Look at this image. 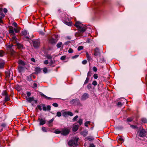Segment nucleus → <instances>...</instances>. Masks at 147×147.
<instances>
[{"label": "nucleus", "instance_id": "f257e3e1", "mask_svg": "<svg viewBox=\"0 0 147 147\" xmlns=\"http://www.w3.org/2000/svg\"><path fill=\"white\" fill-rule=\"evenodd\" d=\"M74 26L77 27L79 32L80 33L84 32L87 28L86 26L83 25L79 22H76Z\"/></svg>", "mask_w": 147, "mask_h": 147}, {"label": "nucleus", "instance_id": "f03ea898", "mask_svg": "<svg viewBox=\"0 0 147 147\" xmlns=\"http://www.w3.org/2000/svg\"><path fill=\"white\" fill-rule=\"evenodd\" d=\"M70 104L71 105H78L81 106L82 105L79 100L77 98L73 99L70 101Z\"/></svg>", "mask_w": 147, "mask_h": 147}, {"label": "nucleus", "instance_id": "7ed1b4c3", "mask_svg": "<svg viewBox=\"0 0 147 147\" xmlns=\"http://www.w3.org/2000/svg\"><path fill=\"white\" fill-rule=\"evenodd\" d=\"M78 139L77 138L75 140H71L68 142V144L69 146L74 147L77 145V143L78 141Z\"/></svg>", "mask_w": 147, "mask_h": 147}, {"label": "nucleus", "instance_id": "20e7f679", "mask_svg": "<svg viewBox=\"0 0 147 147\" xmlns=\"http://www.w3.org/2000/svg\"><path fill=\"white\" fill-rule=\"evenodd\" d=\"M58 40V38L56 37L55 38H53L52 37H49L48 39L49 42L52 44H55Z\"/></svg>", "mask_w": 147, "mask_h": 147}, {"label": "nucleus", "instance_id": "39448f33", "mask_svg": "<svg viewBox=\"0 0 147 147\" xmlns=\"http://www.w3.org/2000/svg\"><path fill=\"white\" fill-rule=\"evenodd\" d=\"M33 46L35 48H38L40 45V41L38 40H36L32 41Z\"/></svg>", "mask_w": 147, "mask_h": 147}, {"label": "nucleus", "instance_id": "423d86ee", "mask_svg": "<svg viewBox=\"0 0 147 147\" xmlns=\"http://www.w3.org/2000/svg\"><path fill=\"white\" fill-rule=\"evenodd\" d=\"M70 131V130L67 128H65L62 129L61 134L64 136H66L68 135Z\"/></svg>", "mask_w": 147, "mask_h": 147}, {"label": "nucleus", "instance_id": "0eeeda50", "mask_svg": "<svg viewBox=\"0 0 147 147\" xmlns=\"http://www.w3.org/2000/svg\"><path fill=\"white\" fill-rule=\"evenodd\" d=\"M139 136L141 137H144L145 135L146 131L144 129L139 130L138 132Z\"/></svg>", "mask_w": 147, "mask_h": 147}, {"label": "nucleus", "instance_id": "6e6552de", "mask_svg": "<svg viewBox=\"0 0 147 147\" xmlns=\"http://www.w3.org/2000/svg\"><path fill=\"white\" fill-rule=\"evenodd\" d=\"M94 56L96 57H98L100 56V52L99 49L98 48H96L94 49Z\"/></svg>", "mask_w": 147, "mask_h": 147}, {"label": "nucleus", "instance_id": "1a4fd4ad", "mask_svg": "<svg viewBox=\"0 0 147 147\" xmlns=\"http://www.w3.org/2000/svg\"><path fill=\"white\" fill-rule=\"evenodd\" d=\"M89 97V96L88 94L87 93H84L81 98V100H85L88 99Z\"/></svg>", "mask_w": 147, "mask_h": 147}, {"label": "nucleus", "instance_id": "9d476101", "mask_svg": "<svg viewBox=\"0 0 147 147\" xmlns=\"http://www.w3.org/2000/svg\"><path fill=\"white\" fill-rule=\"evenodd\" d=\"M38 120L39 121V124L40 125H42L46 123V120L45 119L39 118Z\"/></svg>", "mask_w": 147, "mask_h": 147}, {"label": "nucleus", "instance_id": "9b49d317", "mask_svg": "<svg viewBox=\"0 0 147 147\" xmlns=\"http://www.w3.org/2000/svg\"><path fill=\"white\" fill-rule=\"evenodd\" d=\"M67 20L69 22L67 21V20H64V23L65 24L69 26H71V22L69 21V19L67 18Z\"/></svg>", "mask_w": 147, "mask_h": 147}, {"label": "nucleus", "instance_id": "f8f14e48", "mask_svg": "<svg viewBox=\"0 0 147 147\" xmlns=\"http://www.w3.org/2000/svg\"><path fill=\"white\" fill-rule=\"evenodd\" d=\"M5 15L3 13H1L0 16V23H3V22L2 19L4 17Z\"/></svg>", "mask_w": 147, "mask_h": 147}, {"label": "nucleus", "instance_id": "ddd939ff", "mask_svg": "<svg viewBox=\"0 0 147 147\" xmlns=\"http://www.w3.org/2000/svg\"><path fill=\"white\" fill-rule=\"evenodd\" d=\"M9 33L11 34V35H15V34L14 33V32L13 29V28H10L9 30Z\"/></svg>", "mask_w": 147, "mask_h": 147}, {"label": "nucleus", "instance_id": "4468645a", "mask_svg": "<svg viewBox=\"0 0 147 147\" xmlns=\"http://www.w3.org/2000/svg\"><path fill=\"white\" fill-rule=\"evenodd\" d=\"M79 126L78 125H75L73 127V131H76L78 129Z\"/></svg>", "mask_w": 147, "mask_h": 147}, {"label": "nucleus", "instance_id": "2eb2a0df", "mask_svg": "<svg viewBox=\"0 0 147 147\" xmlns=\"http://www.w3.org/2000/svg\"><path fill=\"white\" fill-rule=\"evenodd\" d=\"M24 69V67L21 66L19 65L18 67V70L19 72H21Z\"/></svg>", "mask_w": 147, "mask_h": 147}, {"label": "nucleus", "instance_id": "dca6fc26", "mask_svg": "<svg viewBox=\"0 0 147 147\" xmlns=\"http://www.w3.org/2000/svg\"><path fill=\"white\" fill-rule=\"evenodd\" d=\"M40 95L41 96H43L44 98L46 99L49 100V99H51L52 98H51L49 97L46 96L45 95V94H43V93H41Z\"/></svg>", "mask_w": 147, "mask_h": 147}, {"label": "nucleus", "instance_id": "f3484780", "mask_svg": "<svg viewBox=\"0 0 147 147\" xmlns=\"http://www.w3.org/2000/svg\"><path fill=\"white\" fill-rule=\"evenodd\" d=\"M18 63L19 65H21L23 66H24L25 65L24 61L22 60H19L18 62Z\"/></svg>", "mask_w": 147, "mask_h": 147}, {"label": "nucleus", "instance_id": "a211bd4d", "mask_svg": "<svg viewBox=\"0 0 147 147\" xmlns=\"http://www.w3.org/2000/svg\"><path fill=\"white\" fill-rule=\"evenodd\" d=\"M17 47L19 49H22L23 48V45L20 43H18L16 44Z\"/></svg>", "mask_w": 147, "mask_h": 147}, {"label": "nucleus", "instance_id": "6ab92c4d", "mask_svg": "<svg viewBox=\"0 0 147 147\" xmlns=\"http://www.w3.org/2000/svg\"><path fill=\"white\" fill-rule=\"evenodd\" d=\"M27 100L29 102H31L34 100V98L33 97H29L27 98Z\"/></svg>", "mask_w": 147, "mask_h": 147}, {"label": "nucleus", "instance_id": "aec40b11", "mask_svg": "<svg viewBox=\"0 0 147 147\" xmlns=\"http://www.w3.org/2000/svg\"><path fill=\"white\" fill-rule=\"evenodd\" d=\"M41 71L40 68L39 67H36L35 68V72L36 74L40 73Z\"/></svg>", "mask_w": 147, "mask_h": 147}, {"label": "nucleus", "instance_id": "412c9836", "mask_svg": "<svg viewBox=\"0 0 147 147\" xmlns=\"http://www.w3.org/2000/svg\"><path fill=\"white\" fill-rule=\"evenodd\" d=\"M88 131L87 130H85L81 132V134L84 136H85L87 134Z\"/></svg>", "mask_w": 147, "mask_h": 147}, {"label": "nucleus", "instance_id": "4be33fe9", "mask_svg": "<svg viewBox=\"0 0 147 147\" xmlns=\"http://www.w3.org/2000/svg\"><path fill=\"white\" fill-rule=\"evenodd\" d=\"M22 34L23 35H24L25 36H26L27 35V32L26 30H23L22 32Z\"/></svg>", "mask_w": 147, "mask_h": 147}, {"label": "nucleus", "instance_id": "5701e85b", "mask_svg": "<svg viewBox=\"0 0 147 147\" xmlns=\"http://www.w3.org/2000/svg\"><path fill=\"white\" fill-rule=\"evenodd\" d=\"M13 36L12 37V41L14 43H15L16 42V38L15 35Z\"/></svg>", "mask_w": 147, "mask_h": 147}, {"label": "nucleus", "instance_id": "b1692460", "mask_svg": "<svg viewBox=\"0 0 147 147\" xmlns=\"http://www.w3.org/2000/svg\"><path fill=\"white\" fill-rule=\"evenodd\" d=\"M62 43L61 42H59L57 45V47L58 48H60L61 47L62 45Z\"/></svg>", "mask_w": 147, "mask_h": 147}, {"label": "nucleus", "instance_id": "393cba45", "mask_svg": "<svg viewBox=\"0 0 147 147\" xmlns=\"http://www.w3.org/2000/svg\"><path fill=\"white\" fill-rule=\"evenodd\" d=\"M67 112L65 111L63 112H62L63 115L64 117H67Z\"/></svg>", "mask_w": 147, "mask_h": 147}, {"label": "nucleus", "instance_id": "a878e982", "mask_svg": "<svg viewBox=\"0 0 147 147\" xmlns=\"http://www.w3.org/2000/svg\"><path fill=\"white\" fill-rule=\"evenodd\" d=\"M13 30L16 33H18L20 32V30L18 28H14Z\"/></svg>", "mask_w": 147, "mask_h": 147}, {"label": "nucleus", "instance_id": "bb28decb", "mask_svg": "<svg viewBox=\"0 0 147 147\" xmlns=\"http://www.w3.org/2000/svg\"><path fill=\"white\" fill-rule=\"evenodd\" d=\"M54 133L56 134H59L61 133V131L58 129L54 131Z\"/></svg>", "mask_w": 147, "mask_h": 147}, {"label": "nucleus", "instance_id": "cd10ccee", "mask_svg": "<svg viewBox=\"0 0 147 147\" xmlns=\"http://www.w3.org/2000/svg\"><path fill=\"white\" fill-rule=\"evenodd\" d=\"M37 86V84L33 82V85H32V88H36Z\"/></svg>", "mask_w": 147, "mask_h": 147}, {"label": "nucleus", "instance_id": "c85d7f7f", "mask_svg": "<svg viewBox=\"0 0 147 147\" xmlns=\"http://www.w3.org/2000/svg\"><path fill=\"white\" fill-rule=\"evenodd\" d=\"M86 57L87 58L88 60H90V56L89 54H88V52H86Z\"/></svg>", "mask_w": 147, "mask_h": 147}, {"label": "nucleus", "instance_id": "c756f323", "mask_svg": "<svg viewBox=\"0 0 147 147\" xmlns=\"http://www.w3.org/2000/svg\"><path fill=\"white\" fill-rule=\"evenodd\" d=\"M83 120L82 119H80L78 121V123L80 125H81L82 123Z\"/></svg>", "mask_w": 147, "mask_h": 147}, {"label": "nucleus", "instance_id": "7c9ffc66", "mask_svg": "<svg viewBox=\"0 0 147 147\" xmlns=\"http://www.w3.org/2000/svg\"><path fill=\"white\" fill-rule=\"evenodd\" d=\"M67 115H68L71 116H72L73 115V113L70 111H67Z\"/></svg>", "mask_w": 147, "mask_h": 147}, {"label": "nucleus", "instance_id": "2f4dec72", "mask_svg": "<svg viewBox=\"0 0 147 147\" xmlns=\"http://www.w3.org/2000/svg\"><path fill=\"white\" fill-rule=\"evenodd\" d=\"M83 49V47L82 46H79L78 48V51H80L81 50Z\"/></svg>", "mask_w": 147, "mask_h": 147}, {"label": "nucleus", "instance_id": "473e14b6", "mask_svg": "<svg viewBox=\"0 0 147 147\" xmlns=\"http://www.w3.org/2000/svg\"><path fill=\"white\" fill-rule=\"evenodd\" d=\"M9 100V97H8V95L6 96L5 97V101L6 102V101H7Z\"/></svg>", "mask_w": 147, "mask_h": 147}, {"label": "nucleus", "instance_id": "72a5a7b5", "mask_svg": "<svg viewBox=\"0 0 147 147\" xmlns=\"http://www.w3.org/2000/svg\"><path fill=\"white\" fill-rule=\"evenodd\" d=\"M90 121H86L85 123V124H84L85 126L86 127H88V124H90Z\"/></svg>", "mask_w": 147, "mask_h": 147}, {"label": "nucleus", "instance_id": "f704fd0d", "mask_svg": "<svg viewBox=\"0 0 147 147\" xmlns=\"http://www.w3.org/2000/svg\"><path fill=\"white\" fill-rule=\"evenodd\" d=\"M42 130L45 132H47V130L46 129V128L44 127H43L42 129Z\"/></svg>", "mask_w": 147, "mask_h": 147}, {"label": "nucleus", "instance_id": "c9c22d12", "mask_svg": "<svg viewBox=\"0 0 147 147\" xmlns=\"http://www.w3.org/2000/svg\"><path fill=\"white\" fill-rule=\"evenodd\" d=\"M54 120V119L52 118L51 120H50L49 121H48L47 122L48 124H50L51 123H52L53 121Z\"/></svg>", "mask_w": 147, "mask_h": 147}, {"label": "nucleus", "instance_id": "e433bc0d", "mask_svg": "<svg viewBox=\"0 0 147 147\" xmlns=\"http://www.w3.org/2000/svg\"><path fill=\"white\" fill-rule=\"evenodd\" d=\"M61 116V113L60 112H57V116L60 117Z\"/></svg>", "mask_w": 147, "mask_h": 147}, {"label": "nucleus", "instance_id": "4c0bfd02", "mask_svg": "<svg viewBox=\"0 0 147 147\" xmlns=\"http://www.w3.org/2000/svg\"><path fill=\"white\" fill-rule=\"evenodd\" d=\"M78 115H76L73 118V121H75L78 118Z\"/></svg>", "mask_w": 147, "mask_h": 147}, {"label": "nucleus", "instance_id": "58836bf2", "mask_svg": "<svg viewBox=\"0 0 147 147\" xmlns=\"http://www.w3.org/2000/svg\"><path fill=\"white\" fill-rule=\"evenodd\" d=\"M130 127L133 129L137 128L138 127L136 126L133 125H131Z\"/></svg>", "mask_w": 147, "mask_h": 147}, {"label": "nucleus", "instance_id": "ea45409f", "mask_svg": "<svg viewBox=\"0 0 147 147\" xmlns=\"http://www.w3.org/2000/svg\"><path fill=\"white\" fill-rule=\"evenodd\" d=\"M13 46V45L12 44H11V45H8L7 46V47L8 48L12 49V47Z\"/></svg>", "mask_w": 147, "mask_h": 147}, {"label": "nucleus", "instance_id": "a19ab883", "mask_svg": "<svg viewBox=\"0 0 147 147\" xmlns=\"http://www.w3.org/2000/svg\"><path fill=\"white\" fill-rule=\"evenodd\" d=\"M92 84L94 86H96L97 85V83L96 81H94L92 83Z\"/></svg>", "mask_w": 147, "mask_h": 147}, {"label": "nucleus", "instance_id": "79ce46f5", "mask_svg": "<svg viewBox=\"0 0 147 147\" xmlns=\"http://www.w3.org/2000/svg\"><path fill=\"white\" fill-rule=\"evenodd\" d=\"M42 107H43V111H47L46 107L45 106V105L43 104Z\"/></svg>", "mask_w": 147, "mask_h": 147}, {"label": "nucleus", "instance_id": "37998d69", "mask_svg": "<svg viewBox=\"0 0 147 147\" xmlns=\"http://www.w3.org/2000/svg\"><path fill=\"white\" fill-rule=\"evenodd\" d=\"M51 107L49 105H48L46 107L47 110L50 111L51 110Z\"/></svg>", "mask_w": 147, "mask_h": 147}, {"label": "nucleus", "instance_id": "c03bdc74", "mask_svg": "<svg viewBox=\"0 0 147 147\" xmlns=\"http://www.w3.org/2000/svg\"><path fill=\"white\" fill-rule=\"evenodd\" d=\"M89 80V78L88 77H87L86 78V80H85V81L84 82V84H87Z\"/></svg>", "mask_w": 147, "mask_h": 147}, {"label": "nucleus", "instance_id": "a18cd8bd", "mask_svg": "<svg viewBox=\"0 0 147 147\" xmlns=\"http://www.w3.org/2000/svg\"><path fill=\"white\" fill-rule=\"evenodd\" d=\"M93 77L95 79H97L98 78V75L97 74H95L93 75Z\"/></svg>", "mask_w": 147, "mask_h": 147}, {"label": "nucleus", "instance_id": "49530a36", "mask_svg": "<svg viewBox=\"0 0 147 147\" xmlns=\"http://www.w3.org/2000/svg\"><path fill=\"white\" fill-rule=\"evenodd\" d=\"M91 84H89L87 86V88L89 89L91 88Z\"/></svg>", "mask_w": 147, "mask_h": 147}, {"label": "nucleus", "instance_id": "de8ad7c7", "mask_svg": "<svg viewBox=\"0 0 147 147\" xmlns=\"http://www.w3.org/2000/svg\"><path fill=\"white\" fill-rule=\"evenodd\" d=\"M65 58H66L65 56V55L62 56L61 57V60H64L65 59Z\"/></svg>", "mask_w": 147, "mask_h": 147}, {"label": "nucleus", "instance_id": "09e8293b", "mask_svg": "<svg viewBox=\"0 0 147 147\" xmlns=\"http://www.w3.org/2000/svg\"><path fill=\"white\" fill-rule=\"evenodd\" d=\"M43 71L45 73H47V69L46 68H44V69H43Z\"/></svg>", "mask_w": 147, "mask_h": 147}, {"label": "nucleus", "instance_id": "8fccbe9b", "mask_svg": "<svg viewBox=\"0 0 147 147\" xmlns=\"http://www.w3.org/2000/svg\"><path fill=\"white\" fill-rule=\"evenodd\" d=\"M37 108L39 109L41 111L42 110V106L40 105H38L37 106Z\"/></svg>", "mask_w": 147, "mask_h": 147}, {"label": "nucleus", "instance_id": "3c124183", "mask_svg": "<svg viewBox=\"0 0 147 147\" xmlns=\"http://www.w3.org/2000/svg\"><path fill=\"white\" fill-rule=\"evenodd\" d=\"M68 52L69 53H71L73 52V50L71 49H69L68 50Z\"/></svg>", "mask_w": 147, "mask_h": 147}, {"label": "nucleus", "instance_id": "603ef678", "mask_svg": "<svg viewBox=\"0 0 147 147\" xmlns=\"http://www.w3.org/2000/svg\"><path fill=\"white\" fill-rule=\"evenodd\" d=\"M53 105L55 107H58V104L57 103H54L53 104Z\"/></svg>", "mask_w": 147, "mask_h": 147}, {"label": "nucleus", "instance_id": "864d4df0", "mask_svg": "<svg viewBox=\"0 0 147 147\" xmlns=\"http://www.w3.org/2000/svg\"><path fill=\"white\" fill-rule=\"evenodd\" d=\"M87 63V61L86 60H84L82 61V63L83 64H85Z\"/></svg>", "mask_w": 147, "mask_h": 147}, {"label": "nucleus", "instance_id": "5fc2aeb1", "mask_svg": "<svg viewBox=\"0 0 147 147\" xmlns=\"http://www.w3.org/2000/svg\"><path fill=\"white\" fill-rule=\"evenodd\" d=\"M49 63L48 61L47 60H45L44 61V63L45 65H47Z\"/></svg>", "mask_w": 147, "mask_h": 147}, {"label": "nucleus", "instance_id": "6e6d98bb", "mask_svg": "<svg viewBox=\"0 0 147 147\" xmlns=\"http://www.w3.org/2000/svg\"><path fill=\"white\" fill-rule=\"evenodd\" d=\"M79 56V55H75L72 57V58L73 59H76Z\"/></svg>", "mask_w": 147, "mask_h": 147}, {"label": "nucleus", "instance_id": "4d7b16f0", "mask_svg": "<svg viewBox=\"0 0 147 147\" xmlns=\"http://www.w3.org/2000/svg\"><path fill=\"white\" fill-rule=\"evenodd\" d=\"M127 120L128 121L130 122L132 120V119L131 118H129L127 119Z\"/></svg>", "mask_w": 147, "mask_h": 147}, {"label": "nucleus", "instance_id": "13d9d810", "mask_svg": "<svg viewBox=\"0 0 147 147\" xmlns=\"http://www.w3.org/2000/svg\"><path fill=\"white\" fill-rule=\"evenodd\" d=\"M118 140L122 142L124 141V140L122 137H120L118 139Z\"/></svg>", "mask_w": 147, "mask_h": 147}, {"label": "nucleus", "instance_id": "bf43d9fd", "mask_svg": "<svg viewBox=\"0 0 147 147\" xmlns=\"http://www.w3.org/2000/svg\"><path fill=\"white\" fill-rule=\"evenodd\" d=\"M3 52L2 51H0V57H2L3 56Z\"/></svg>", "mask_w": 147, "mask_h": 147}, {"label": "nucleus", "instance_id": "052dcab7", "mask_svg": "<svg viewBox=\"0 0 147 147\" xmlns=\"http://www.w3.org/2000/svg\"><path fill=\"white\" fill-rule=\"evenodd\" d=\"M93 69V71L95 72H96L97 71V68L96 67H94Z\"/></svg>", "mask_w": 147, "mask_h": 147}, {"label": "nucleus", "instance_id": "680f3d73", "mask_svg": "<svg viewBox=\"0 0 147 147\" xmlns=\"http://www.w3.org/2000/svg\"><path fill=\"white\" fill-rule=\"evenodd\" d=\"M117 105L118 106H121L122 105V104L121 102H118Z\"/></svg>", "mask_w": 147, "mask_h": 147}, {"label": "nucleus", "instance_id": "e2e57ef3", "mask_svg": "<svg viewBox=\"0 0 147 147\" xmlns=\"http://www.w3.org/2000/svg\"><path fill=\"white\" fill-rule=\"evenodd\" d=\"M4 63H0V68H2L3 67Z\"/></svg>", "mask_w": 147, "mask_h": 147}, {"label": "nucleus", "instance_id": "0e129e2a", "mask_svg": "<svg viewBox=\"0 0 147 147\" xmlns=\"http://www.w3.org/2000/svg\"><path fill=\"white\" fill-rule=\"evenodd\" d=\"M47 58L49 59H52V57L50 55H47Z\"/></svg>", "mask_w": 147, "mask_h": 147}, {"label": "nucleus", "instance_id": "69168bd1", "mask_svg": "<svg viewBox=\"0 0 147 147\" xmlns=\"http://www.w3.org/2000/svg\"><path fill=\"white\" fill-rule=\"evenodd\" d=\"M12 25H13L15 27H17V25H18L17 24L16 22H14L13 23Z\"/></svg>", "mask_w": 147, "mask_h": 147}, {"label": "nucleus", "instance_id": "338daca9", "mask_svg": "<svg viewBox=\"0 0 147 147\" xmlns=\"http://www.w3.org/2000/svg\"><path fill=\"white\" fill-rule=\"evenodd\" d=\"M142 120L143 122L146 123L147 122V120L145 119H142Z\"/></svg>", "mask_w": 147, "mask_h": 147}, {"label": "nucleus", "instance_id": "774afa93", "mask_svg": "<svg viewBox=\"0 0 147 147\" xmlns=\"http://www.w3.org/2000/svg\"><path fill=\"white\" fill-rule=\"evenodd\" d=\"M89 147H95L94 144H90Z\"/></svg>", "mask_w": 147, "mask_h": 147}]
</instances>
